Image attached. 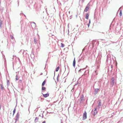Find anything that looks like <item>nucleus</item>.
I'll return each mask as SVG.
<instances>
[{
    "label": "nucleus",
    "mask_w": 123,
    "mask_h": 123,
    "mask_svg": "<svg viewBox=\"0 0 123 123\" xmlns=\"http://www.w3.org/2000/svg\"><path fill=\"white\" fill-rule=\"evenodd\" d=\"M75 58H74L73 61V66L74 67H75Z\"/></svg>",
    "instance_id": "6e6552de"
},
{
    "label": "nucleus",
    "mask_w": 123,
    "mask_h": 123,
    "mask_svg": "<svg viewBox=\"0 0 123 123\" xmlns=\"http://www.w3.org/2000/svg\"><path fill=\"white\" fill-rule=\"evenodd\" d=\"M0 86H1V89L2 90H3L4 89V87H3V85L2 84H1L0 85Z\"/></svg>",
    "instance_id": "9b49d317"
},
{
    "label": "nucleus",
    "mask_w": 123,
    "mask_h": 123,
    "mask_svg": "<svg viewBox=\"0 0 123 123\" xmlns=\"http://www.w3.org/2000/svg\"><path fill=\"white\" fill-rule=\"evenodd\" d=\"M43 96L45 98H46L48 97L49 95V94L48 93H47L45 94H43Z\"/></svg>",
    "instance_id": "0eeeda50"
},
{
    "label": "nucleus",
    "mask_w": 123,
    "mask_h": 123,
    "mask_svg": "<svg viewBox=\"0 0 123 123\" xmlns=\"http://www.w3.org/2000/svg\"><path fill=\"white\" fill-rule=\"evenodd\" d=\"M97 112L96 108H95L94 111H92V113L93 115H95L97 114Z\"/></svg>",
    "instance_id": "423d86ee"
},
{
    "label": "nucleus",
    "mask_w": 123,
    "mask_h": 123,
    "mask_svg": "<svg viewBox=\"0 0 123 123\" xmlns=\"http://www.w3.org/2000/svg\"><path fill=\"white\" fill-rule=\"evenodd\" d=\"M31 24H32V25H33L35 27H36V24L35 23L33 22Z\"/></svg>",
    "instance_id": "2eb2a0df"
},
{
    "label": "nucleus",
    "mask_w": 123,
    "mask_h": 123,
    "mask_svg": "<svg viewBox=\"0 0 123 123\" xmlns=\"http://www.w3.org/2000/svg\"><path fill=\"white\" fill-rule=\"evenodd\" d=\"M2 24V21L1 20H0V27H1Z\"/></svg>",
    "instance_id": "4468645a"
},
{
    "label": "nucleus",
    "mask_w": 123,
    "mask_h": 123,
    "mask_svg": "<svg viewBox=\"0 0 123 123\" xmlns=\"http://www.w3.org/2000/svg\"><path fill=\"white\" fill-rule=\"evenodd\" d=\"M59 66L57 67L55 71L56 72L58 71L59 70Z\"/></svg>",
    "instance_id": "dca6fc26"
},
{
    "label": "nucleus",
    "mask_w": 123,
    "mask_h": 123,
    "mask_svg": "<svg viewBox=\"0 0 123 123\" xmlns=\"http://www.w3.org/2000/svg\"><path fill=\"white\" fill-rule=\"evenodd\" d=\"M11 39H14V37L12 36H11Z\"/></svg>",
    "instance_id": "393cba45"
},
{
    "label": "nucleus",
    "mask_w": 123,
    "mask_h": 123,
    "mask_svg": "<svg viewBox=\"0 0 123 123\" xmlns=\"http://www.w3.org/2000/svg\"><path fill=\"white\" fill-rule=\"evenodd\" d=\"M90 5L89 3H88L87 4V6L86 7L84 10V12H86L88 11V9H89V7L90 6Z\"/></svg>",
    "instance_id": "f03ea898"
},
{
    "label": "nucleus",
    "mask_w": 123,
    "mask_h": 123,
    "mask_svg": "<svg viewBox=\"0 0 123 123\" xmlns=\"http://www.w3.org/2000/svg\"><path fill=\"white\" fill-rule=\"evenodd\" d=\"M84 97L83 95H82L80 97V103H81L84 100Z\"/></svg>",
    "instance_id": "39448f33"
},
{
    "label": "nucleus",
    "mask_w": 123,
    "mask_h": 123,
    "mask_svg": "<svg viewBox=\"0 0 123 123\" xmlns=\"http://www.w3.org/2000/svg\"><path fill=\"white\" fill-rule=\"evenodd\" d=\"M19 114L18 113L16 115V118H19Z\"/></svg>",
    "instance_id": "f8f14e48"
},
{
    "label": "nucleus",
    "mask_w": 123,
    "mask_h": 123,
    "mask_svg": "<svg viewBox=\"0 0 123 123\" xmlns=\"http://www.w3.org/2000/svg\"><path fill=\"white\" fill-rule=\"evenodd\" d=\"M89 23L90 24V20H89Z\"/></svg>",
    "instance_id": "7c9ffc66"
},
{
    "label": "nucleus",
    "mask_w": 123,
    "mask_h": 123,
    "mask_svg": "<svg viewBox=\"0 0 123 123\" xmlns=\"http://www.w3.org/2000/svg\"><path fill=\"white\" fill-rule=\"evenodd\" d=\"M16 111V110L15 109H14L13 111V115L15 113V111Z\"/></svg>",
    "instance_id": "4be33fe9"
},
{
    "label": "nucleus",
    "mask_w": 123,
    "mask_h": 123,
    "mask_svg": "<svg viewBox=\"0 0 123 123\" xmlns=\"http://www.w3.org/2000/svg\"><path fill=\"white\" fill-rule=\"evenodd\" d=\"M99 103L98 104V106L97 107V108L99 109V108H100L101 106V102L100 100H99L98 101Z\"/></svg>",
    "instance_id": "20e7f679"
},
{
    "label": "nucleus",
    "mask_w": 123,
    "mask_h": 123,
    "mask_svg": "<svg viewBox=\"0 0 123 123\" xmlns=\"http://www.w3.org/2000/svg\"><path fill=\"white\" fill-rule=\"evenodd\" d=\"M1 105H0V110L1 109Z\"/></svg>",
    "instance_id": "c756f323"
},
{
    "label": "nucleus",
    "mask_w": 123,
    "mask_h": 123,
    "mask_svg": "<svg viewBox=\"0 0 123 123\" xmlns=\"http://www.w3.org/2000/svg\"><path fill=\"white\" fill-rule=\"evenodd\" d=\"M16 78L15 79L16 80H17L19 79L18 76V75H16Z\"/></svg>",
    "instance_id": "ddd939ff"
},
{
    "label": "nucleus",
    "mask_w": 123,
    "mask_h": 123,
    "mask_svg": "<svg viewBox=\"0 0 123 123\" xmlns=\"http://www.w3.org/2000/svg\"><path fill=\"white\" fill-rule=\"evenodd\" d=\"M86 74H84V75H83L82 76V77H83L84 76H85V75H86Z\"/></svg>",
    "instance_id": "cd10ccee"
},
{
    "label": "nucleus",
    "mask_w": 123,
    "mask_h": 123,
    "mask_svg": "<svg viewBox=\"0 0 123 123\" xmlns=\"http://www.w3.org/2000/svg\"><path fill=\"white\" fill-rule=\"evenodd\" d=\"M18 119H19V118H16V119H15V123H16L17 121H18Z\"/></svg>",
    "instance_id": "f3484780"
},
{
    "label": "nucleus",
    "mask_w": 123,
    "mask_h": 123,
    "mask_svg": "<svg viewBox=\"0 0 123 123\" xmlns=\"http://www.w3.org/2000/svg\"><path fill=\"white\" fill-rule=\"evenodd\" d=\"M111 68H112L113 67V66L112 65H111Z\"/></svg>",
    "instance_id": "bb28decb"
},
{
    "label": "nucleus",
    "mask_w": 123,
    "mask_h": 123,
    "mask_svg": "<svg viewBox=\"0 0 123 123\" xmlns=\"http://www.w3.org/2000/svg\"><path fill=\"white\" fill-rule=\"evenodd\" d=\"M119 15L120 16H122V12L121 10L120 11V13H119Z\"/></svg>",
    "instance_id": "aec40b11"
},
{
    "label": "nucleus",
    "mask_w": 123,
    "mask_h": 123,
    "mask_svg": "<svg viewBox=\"0 0 123 123\" xmlns=\"http://www.w3.org/2000/svg\"><path fill=\"white\" fill-rule=\"evenodd\" d=\"M45 89V88L44 87H42V90H44Z\"/></svg>",
    "instance_id": "5701e85b"
},
{
    "label": "nucleus",
    "mask_w": 123,
    "mask_h": 123,
    "mask_svg": "<svg viewBox=\"0 0 123 123\" xmlns=\"http://www.w3.org/2000/svg\"><path fill=\"white\" fill-rule=\"evenodd\" d=\"M86 112L85 111L84 113L83 114V120L85 119L86 118Z\"/></svg>",
    "instance_id": "7ed1b4c3"
},
{
    "label": "nucleus",
    "mask_w": 123,
    "mask_h": 123,
    "mask_svg": "<svg viewBox=\"0 0 123 123\" xmlns=\"http://www.w3.org/2000/svg\"><path fill=\"white\" fill-rule=\"evenodd\" d=\"M45 81H43V83H42V86H44L45 84Z\"/></svg>",
    "instance_id": "a211bd4d"
},
{
    "label": "nucleus",
    "mask_w": 123,
    "mask_h": 123,
    "mask_svg": "<svg viewBox=\"0 0 123 123\" xmlns=\"http://www.w3.org/2000/svg\"><path fill=\"white\" fill-rule=\"evenodd\" d=\"M98 89H95V94H96L97 93V92H98Z\"/></svg>",
    "instance_id": "9d476101"
},
{
    "label": "nucleus",
    "mask_w": 123,
    "mask_h": 123,
    "mask_svg": "<svg viewBox=\"0 0 123 123\" xmlns=\"http://www.w3.org/2000/svg\"><path fill=\"white\" fill-rule=\"evenodd\" d=\"M89 16V14L88 13H87L86 15L85 18L86 19H88Z\"/></svg>",
    "instance_id": "1a4fd4ad"
},
{
    "label": "nucleus",
    "mask_w": 123,
    "mask_h": 123,
    "mask_svg": "<svg viewBox=\"0 0 123 123\" xmlns=\"http://www.w3.org/2000/svg\"><path fill=\"white\" fill-rule=\"evenodd\" d=\"M61 47H63L64 46V45L62 43H61Z\"/></svg>",
    "instance_id": "412c9836"
},
{
    "label": "nucleus",
    "mask_w": 123,
    "mask_h": 123,
    "mask_svg": "<svg viewBox=\"0 0 123 123\" xmlns=\"http://www.w3.org/2000/svg\"><path fill=\"white\" fill-rule=\"evenodd\" d=\"M10 83L9 81V80H7V85L8 86Z\"/></svg>",
    "instance_id": "6ab92c4d"
},
{
    "label": "nucleus",
    "mask_w": 123,
    "mask_h": 123,
    "mask_svg": "<svg viewBox=\"0 0 123 123\" xmlns=\"http://www.w3.org/2000/svg\"><path fill=\"white\" fill-rule=\"evenodd\" d=\"M115 79L113 77H112L111 79V86H113V85L115 81Z\"/></svg>",
    "instance_id": "f257e3e1"
},
{
    "label": "nucleus",
    "mask_w": 123,
    "mask_h": 123,
    "mask_svg": "<svg viewBox=\"0 0 123 123\" xmlns=\"http://www.w3.org/2000/svg\"><path fill=\"white\" fill-rule=\"evenodd\" d=\"M82 70V69H80V70H79V71H81V70Z\"/></svg>",
    "instance_id": "2f4dec72"
},
{
    "label": "nucleus",
    "mask_w": 123,
    "mask_h": 123,
    "mask_svg": "<svg viewBox=\"0 0 123 123\" xmlns=\"http://www.w3.org/2000/svg\"><path fill=\"white\" fill-rule=\"evenodd\" d=\"M46 122H45V121H43L42 123H45Z\"/></svg>",
    "instance_id": "c85d7f7f"
},
{
    "label": "nucleus",
    "mask_w": 123,
    "mask_h": 123,
    "mask_svg": "<svg viewBox=\"0 0 123 123\" xmlns=\"http://www.w3.org/2000/svg\"><path fill=\"white\" fill-rule=\"evenodd\" d=\"M38 118L37 117H36L35 119V121H38Z\"/></svg>",
    "instance_id": "a878e982"
},
{
    "label": "nucleus",
    "mask_w": 123,
    "mask_h": 123,
    "mask_svg": "<svg viewBox=\"0 0 123 123\" xmlns=\"http://www.w3.org/2000/svg\"><path fill=\"white\" fill-rule=\"evenodd\" d=\"M34 43H36V41L35 39H34Z\"/></svg>",
    "instance_id": "b1692460"
},
{
    "label": "nucleus",
    "mask_w": 123,
    "mask_h": 123,
    "mask_svg": "<svg viewBox=\"0 0 123 123\" xmlns=\"http://www.w3.org/2000/svg\"><path fill=\"white\" fill-rule=\"evenodd\" d=\"M89 25L88 24V26H89Z\"/></svg>",
    "instance_id": "473e14b6"
}]
</instances>
